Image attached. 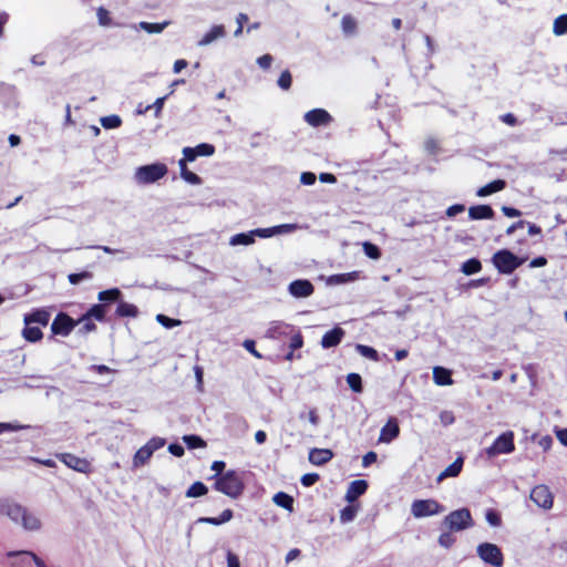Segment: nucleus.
I'll return each mask as SVG.
<instances>
[{
	"label": "nucleus",
	"mask_w": 567,
	"mask_h": 567,
	"mask_svg": "<svg viewBox=\"0 0 567 567\" xmlns=\"http://www.w3.org/2000/svg\"><path fill=\"white\" fill-rule=\"evenodd\" d=\"M291 330L292 327L284 321H271L265 333V337L274 340L280 339L284 336H287Z\"/></svg>",
	"instance_id": "obj_18"
},
{
	"label": "nucleus",
	"mask_w": 567,
	"mask_h": 567,
	"mask_svg": "<svg viewBox=\"0 0 567 567\" xmlns=\"http://www.w3.org/2000/svg\"><path fill=\"white\" fill-rule=\"evenodd\" d=\"M233 515L234 514L231 509H225L218 517H202L198 519V522L210 525H221L229 522L233 518Z\"/></svg>",
	"instance_id": "obj_28"
},
{
	"label": "nucleus",
	"mask_w": 567,
	"mask_h": 567,
	"mask_svg": "<svg viewBox=\"0 0 567 567\" xmlns=\"http://www.w3.org/2000/svg\"><path fill=\"white\" fill-rule=\"evenodd\" d=\"M252 234H254L255 238L256 237L270 238V237L275 236L274 227L256 228V229H252Z\"/></svg>",
	"instance_id": "obj_56"
},
{
	"label": "nucleus",
	"mask_w": 567,
	"mask_h": 567,
	"mask_svg": "<svg viewBox=\"0 0 567 567\" xmlns=\"http://www.w3.org/2000/svg\"><path fill=\"white\" fill-rule=\"evenodd\" d=\"M313 291L315 287L308 279H297L288 286V292L295 298H308Z\"/></svg>",
	"instance_id": "obj_13"
},
{
	"label": "nucleus",
	"mask_w": 567,
	"mask_h": 567,
	"mask_svg": "<svg viewBox=\"0 0 567 567\" xmlns=\"http://www.w3.org/2000/svg\"><path fill=\"white\" fill-rule=\"evenodd\" d=\"M299 228V225L297 224H281L274 226L275 236L277 235H284V234H291L296 231Z\"/></svg>",
	"instance_id": "obj_47"
},
{
	"label": "nucleus",
	"mask_w": 567,
	"mask_h": 567,
	"mask_svg": "<svg viewBox=\"0 0 567 567\" xmlns=\"http://www.w3.org/2000/svg\"><path fill=\"white\" fill-rule=\"evenodd\" d=\"M317 176L312 172H303L300 176V183L307 186L313 185L316 183Z\"/></svg>",
	"instance_id": "obj_60"
},
{
	"label": "nucleus",
	"mask_w": 567,
	"mask_h": 567,
	"mask_svg": "<svg viewBox=\"0 0 567 567\" xmlns=\"http://www.w3.org/2000/svg\"><path fill=\"white\" fill-rule=\"evenodd\" d=\"M344 334L346 332L342 328L334 327L322 336L320 344L323 349L337 347L342 341Z\"/></svg>",
	"instance_id": "obj_17"
},
{
	"label": "nucleus",
	"mask_w": 567,
	"mask_h": 567,
	"mask_svg": "<svg viewBox=\"0 0 567 567\" xmlns=\"http://www.w3.org/2000/svg\"><path fill=\"white\" fill-rule=\"evenodd\" d=\"M17 525L22 526L23 529L29 532H38L42 527V522L40 517L34 514L33 512H30L28 508L23 506V513L20 516L19 523H16Z\"/></svg>",
	"instance_id": "obj_14"
},
{
	"label": "nucleus",
	"mask_w": 567,
	"mask_h": 567,
	"mask_svg": "<svg viewBox=\"0 0 567 567\" xmlns=\"http://www.w3.org/2000/svg\"><path fill=\"white\" fill-rule=\"evenodd\" d=\"M332 457L333 452L329 449L315 447L309 451V462L317 466L327 464Z\"/></svg>",
	"instance_id": "obj_19"
},
{
	"label": "nucleus",
	"mask_w": 567,
	"mask_h": 567,
	"mask_svg": "<svg viewBox=\"0 0 567 567\" xmlns=\"http://www.w3.org/2000/svg\"><path fill=\"white\" fill-rule=\"evenodd\" d=\"M477 556L493 567H503L504 555L501 548L492 543H482L476 547Z\"/></svg>",
	"instance_id": "obj_5"
},
{
	"label": "nucleus",
	"mask_w": 567,
	"mask_h": 567,
	"mask_svg": "<svg viewBox=\"0 0 567 567\" xmlns=\"http://www.w3.org/2000/svg\"><path fill=\"white\" fill-rule=\"evenodd\" d=\"M454 540H455L454 537L450 533H443L439 537V544L445 548L451 547L453 545Z\"/></svg>",
	"instance_id": "obj_62"
},
{
	"label": "nucleus",
	"mask_w": 567,
	"mask_h": 567,
	"mask_svg": "<svg viewBox=\"0 0 567 567\" xmlns=\"http://www.w3.org/2000/svg\"><path fill=\"white\" fill-rule=\"evenodd\" d=\"M400 434V429L395 420H390L380 432L379 442L390 443Z\"/></svg>",
	"instance_id": "obj_20"
},
{
	"label": "nucleus",
	"mask_w": 567,
	"mask_h": 567,
	"mask_svg": "<svg viewBox=\"0 0 567 567\" xmlns=\"http://www.w3.org/2000/svg\"><path fill=\"white\" fill-rule=\"evenodd\" d=\"M197 156H212L215 153V146L208 143H202L195 146Z\"/></svg>",
	"instance_id": "obj_51"
},
{
	"label": "nucleus",
	"mask_w": 567,
	"mask_h": 567,
	"mask_svg": "<svg viewBox=\"0 0 567 567\" xmlns=\"http://www.w3.org/2000/svg\"><path fill=\"white\" fill-rule=\"evenodd\" d=\"M92 278V274L90 271H82L78 274H70L68 279L72 285H79L83 280H89Z\"/></svg>",
	"instance_id": "obj_52"
},
{
	"label": "nucleus",
	"mask_w": 567,
	"mask_h": 567,
	"mask_svg": "<svg viewBox=\"0 0 567 567\" xmlns=\"http://www.w3.org/2000/svg\"><path fill=\"white\" fill-rule=\"evenodd\" d=\"M465 210V206L463 204H454L446 209V216L452 218L457 214H461Z\"/></svg>",
	"instance_id": "obj_64"
},
{
	"label": "nucleus",
	"mask_w": 567,
	"mask_h": 567,
	"mask_svg": "<svg viewBox=\"0 0 567 567\" xmlns=\"http://www.w3.org/2000/svg\"><path fill=\"white\" fill-rule=\"evenodd\" d=\"M208 492L207 486L202 482L193 483L186 491V497H199Z\"/></svg>",
	"instance_id": "obj_37"
},
{
	"label": "nucleus",
	"mask_w": 567,
	"mask_h": 567,
	"mask_svg": "<svg viewBox=\"0 0 567 567\" xmlns=\"http://www.w3.org/2000/svg\"><path fill=\"white\" fill-rule=\"evenodd\" d=\"M355 350L359 354H361L362 357L364 358H368L372 361H379V353L378 351L372 348V347H369V346H364V344H357L355 346Z\"/></svg>",
	"instance_id": "obj_38"
},
{
	"label": "nucleus",
	"mask_w": 567,
	"mask_h": 567,
	"mask_svg": "<svg viewBox=\"0 0 567 567\" xmlns=\"http://www.w3.org/2000/svg\"><path fill=\"white\" fill-rule=\"evenodd\" d=\"M183 440L188 449H198L206 446L205 441L198 435H185Z\"/></svg>",
	"instance_id": "obj_42"
},
{
	"label": "nucleus",
	"mask_w": 567,
	"mask_h": 567,
	"mask_svg": "<svg viewBox=\"0 0 567 567\" xmlns=\"http://www.w3.org/2000/svg\"><path fill=\"white\" fill-rule=\"evenodd\" d=\"M303 120L312 127L328 126L332 122V116L323 109H313L307 112Z\"/></svg>",
	"instance_id": "obj_12"
},
{
	"label": "nucleus",
	"mask_w": 567,
	"mask_h": 567,
	"mask_svg": "<svg viewBox=\"0 0 567 567\" xmlns=\"http://www.w3.org/2000/svg\"><path fill=\"white\" fill-rule=\"evenodd\" d=\"M212 478H215V489L231 498H237L244 492L243 478L236 471H228L223 475H215Z\"/></svg>",
	"instance_id": "obj_1"
},
{
	"label": "nucleus",
	"mask_w": 567,
	"mask_h": 567,
	"mask_svg": "<svg viewBox=\"0 0 567 567\" xmlns=\"http://www.w3.org/2000/svg\"><path fill=\"white\" fill-rule=\"evenodd\" d=\"M494 214L493 208L488 205L472 206L468 209V217L473 220L492 219Z\"/></svg>",
	"instance_id": "obj_22"
},
{
	"label": "nucleus",
	"mask_w": 567,
	"mask_h": 567,
	"mask_svg": "<svg viewBox=\"0 0 567 567\" xmlns=\"http://www.w3.org/2000/svg\"><path fill=\"white\" fill-rule=\"evenodd\" d=\"M274 58L271 54H264L257 59V64L264 69L268 70L272 64Z\"/></svg>",
	"instance_id": "obj_58"
},
{
	"label": "nucleus",
	"mask_w": 567,
	"mask_h": 567,
	"mask_svg": "<svg viewBox=\"0 0 567 567\" xmlns=\"http://www.w3.org/2000/svg\"><path fill=\"white\" fill-rule=\"evenodd\" d=\"M443 511L444 507L435 499H416L411 506V513L416 518L436 515Z\"/></svg>",
	"instance_id": "obj_8"
},
{
	"label": "nucleus",
	"mask_w": 567,
	"mask_h": 567,
	"mask_svg": "<svg viewBox=\"0 0 567 567\" xmlns=\"http://www.w3.org/2000/svg\"><path fill=\"white\" fill-rule=\"evenodd\" d=\"M485 519L493 527H498L502 524L501 515L494 509L486 511Z\"/></svg>",
	"instance_id": "obj_49"
},
{
	"label": "nucleus",
	"mask_w": 567,
	"mask_h": 567,
	"mask_svg": "<svg viewBox=\"0 0 567 567\" xmlns=\"http://www.w3.org/2000/svg\"><path fill=\"white\" fill-rule=\"evenodd\" d=\"M359 272L352 271L347 274L332 275L328 278L329 285H341L358 279Z\"/></svg>",
	"instance_id": "obj_33"
},
{
	"label": "nucleus",
	"mask_w": 567,
	"mask_h": 567,
	"mask_svg": "<svg viewBox=\"0 0 567 567\" xmlns=\"http://www.w3.org/2000/svg\"><path fill=\"white\" fill-rule=\"evenodd\" d=\"M347 383L355 393L362 392V379L358 373H349L347 375Z\"/></svg>",
	"instance_id": "obj_41"
},
{
	"label": "nucleus",
	"mask_w": 567,
	"mask_h": 567,
	"mask_svg": "<svg viewBox=\"0 0 567 567\" xmlns=\"http://www.w3.org/2000/svg\"><path fill=\"white\" fill-rule=\"evenodd\" d=\"M363 251L371 259H379L381 256L379 247L369 241L363 243Z\"/></svg>",
	"instance_id": "obj_45"
},
{
	"label": "nucleus",
	"mask_w": 567,
	"mask_h": 567,
	"mask_svg": "<svg viewBox=\"0 0 567 567\" xmlns=\"http://www.w3.org/2000/svg\"><path fill=\"white\" fill-rule=\"evenodd\" d=\"M226 34L225 28L221 24L214 25L205 35L198 41L199 47H206L214 41L224 38Z\"/></svg>",
	"instance_id": "obj_23"
},
{
	"label": "nucleus",
	"mask_w": 567,
	"mask_h": 567,
	"mask_svg": "<svg viewBox=\"0 0 567 567\" xmlns=\"http://www.w3.org/2000/svg\"><path fill=\"white\" fill-rule=\"evenodd\" d=\"M463 467V458L457 457L452 464H450L437 477L439 482L447 477H456Z\"/></svg>",
	"instance_id": "obj_26"
},
{
	"label": "nucleus",
	"mask_w": 567,
	"mask_h": 567,
	"mask_svg": "<svg viewBox=\"0 0 567 567\" xmlns=\"http://www.w3.org/2000/svg\"><path fill=\"white\" fill-rule=\"evenodd\" d=\"M90 319L95 318L96 320L102 321L105 317V306L104 305H94L89 311L85 313Z\"/></svg>",
	"instance_id": "obj_43"
},
{
	"label": "nucleus",
	"mask_w": 567,
	"mask_h": 567,
	"mask_svg": "<svg viewBox=\"0 0 567 567\" xmlns=\"http://www.w3.org/2000/svg\"><path fill=\"white\" fill-rule=\"evenodd\" d=\"M248 21V16L246 13H239L236 18V22L238 28L235 30L234 35L239 37L243 33L244 23Z\"/></svg>",
	"instance_id": "obj_63"
},
{
	"label": "nucleus",
	"mask_w": 567,
	"mask_h": 567,
	"mask_svg": "<svg viewBox=\"0 0 567 567\" xmlns=\"http://www.w3.org/2000/svg\"><path fill=\"white\" fill-rule=\"evenodd\" d=\"M319 481V475L316 473H308L301 477V484L306 487L315 485Z\"/></svg>",
	"instance_id": "obj_57"
},
{
	"label": "nucleus",
	"mask_w": 567,
	"mask_h": 567,
	"mask_svg": "<svg viewBox=\"0 0 567 567\" xmlns=\"http://www.w3.org/2000/svg\"><path fill=\"white\" fill-rule=\"evenodd\" d=\"M433 380L437 385H451L453 384V379L451 377V371L443 367H435L433 369Z\"/></svg>",
	"instance_id": "obj_25"
},
{
	"label": "nucleus",
	"mask_w": 567,
	"mask_h": 567,
	"mask_svg": "<svg viewBox=\"0 0 567 567\" xmlns=\"http://www.w3.org/2000/svg\"><path fill=\"white\" fill-rule=\"evenodd\" d=\"M341 25L344 33L351 34L357 28V22L351 16H344L342 18Z\"/></svg>",
	"instance_id": "obj_48"
},
{
	"label": "nucleus",
	"mask_w": 567,
	"mask_h": 567,
	"mask_svg": "<svg viewBox=\"0 0 567 567\" xmlns=\"http://www.w3.org/2000/svg\"><path fill=\"white\" fill-rule=\"evenodd\" d=\"M101 125L106 130L117 128L122 124V120L118 115H109L101 117Z\"/></svg>",
	"instance_id": "obj_40"
},
{
	"label": "nucleus",
	"mask_w": 567,
	"mask_h": 567,
	"mask_svg": "<svg viewBox=\"0 0 567 567\" xmlns=\"http://www.w3.org/2000/svg\"><path fill=\"white\" fill-rule=\"evenodd\" d=\"M482 269V264L477 258H471L462 265V272L470 276L478 272Z\"/></svg>",
	"instance_id": "obj_34"
},
{
	"label": "nucleus",
	"mask_w": 567,
	"mask_h": 567,
	"mask_svg": "<svg viewBox=\"0 0 567 567\" xmlns=\"http://www.w3.org/2000/svg\"><path fill=\"white\" fill-rule=\"evenodd\" d=\"M168 24L169 21H164L163 23H151L142 21L140 22L138 27L147 33H161Z\"/></svg>",
	"instance_id": "obj_36"
},
{
	"label": "nucleus",
	"mask_w": 567,
	"mask_h": 567,
	"mask_svg": "<svg viewBox=\"0 0 567 567\" xmlns=\"http://www.w3.org/2000/svg\"><path fill=\"white\" fill-rule=\"evenodd\" d=\"M51 318V312L47 308H38L32 310L29 313H25L23 317L24 324H33L38 323L43 327L48 326Z\"/></svg>",
	"instance_id": "obj_16"
},
{
	"label": "nucleus",
	"mask_w": 567,
	"mask_h": 567,
	"mask_svg": "<svg viewBox=\"0 0 567 567\" xmlns=\"http://www.w3.org/2000/svg\"><path fill=\"white\" fill-rule=\"evenodd\" d=\"M357 515V509L355 507L353 506H346L343 509H341L340 512V520L342 523H349V522H352L354 519Z\"/></svg>",
	"instance_id": "obj_50"
},
{
	"label": "nucleus",
	"mask_w": 567,
	"mask_h": 567,
	"mask_svg": "<svg viewBox=\"0 0 567 567\" xmlns=\"http://www.w3.org/2000/svg\"><path fill=\"white\" fill-rule=\"evenodd\" d=\"M506 187V182L503 179L493 181L485 186L477 189L476 195L478 197H485L496 192L503 190Z\"/></svg>",
	"instance_id": "obj_24"
},
{
	"label": "nucleus",
	"mask_w": 567,
	"mask_h": 567,
	"mask_svg": "<svg viewBox=\"0 0 567 567\" xmlns=\"http://www.w3.org/2000/svg\"><path fill=\"white\" fill-rule=\"evenodd\" d=\"M166 444L163 437H152L145 445L140 447L133 456V467L138 468L145 465L152 457L153 453L162 449Z\"/></svg>",
	"instance_id": "obj_4"
},
{
	"label": "nucleus",
	"mask_w": 567,
	"mask_h": 567,
	"mask_svg": "<svg viewBox=\"0 0 567 567\" xmlns=\"http://www.w3.org/2000/svg\"><path fill=\"white\" fill-rule=\"evenodd\" d=\"M78 322L65 312H59L51 323V331L55 336L68 337Z\"/></svg>",
	"instance_id": "obj_9"
},
{
	"label": "nucleus",
	"mask_w": 567,
	"mask_h": 567,
	"mask_svg": "<svg viewBox=\"0 0 567 567\" xmlns=\"http://www.w3.org/2000/svg\"><path fill=\"white\" fill-rule=\"evenodd\" d=\"M515 443H514V433L512 431H507L502 433L494 443L486 449V455L492 458L499 454H509L514 452Z\"/></svg>",
	"instance_id": "obj_7"
},
{
	"label": "nucleus",
	"mask_w": 567,
	"mask_h": 567,
	"mask_svg": "<svg viewBox=\"0 0 567 567\" xmlns=\"http://www.w3.org/2000/svg\"><path fill=\"white\" fill-rule=\"evenodd\" d=\"M255 243L252 230L248 233H239L230 237L229 244L231 246L244 245L248 246Z\"/></svg>",
	"instance_id": "obj_30"
},
{
	"label": "nucleus",
	"mask_w": 567,
	"mask_h": 567,
	"mask_svg": "<svg viewBox=\"0 0 567 567\" xmlns=\"http://www.w3.org/2000/svg\"><path fill=\"white\" fill-rule=\"evenodd\" d=\"M444 524L450 530H464L473 525L471 512L467 508L453 511L444 518Z\"/></svg>",
	"instance_id": "obj_6"
},
{
	"label": "nucleus",
	"mask_w": 567,
	"mask_h": 567,
	"mask_svg": "<svg viewBox=\"0 0 567 567\" xmlns=\"http://www.w3.org/2000/svg\"><path fill=\"white\" fill-rule=\"evenodd\" d=\"M530 499L544 509H550L554 503V495L546 485H537L530 492Z\"/></svg>",
	"instance_id": "obj_10"
},
{
	"label": "nucleus",
	"mask_w": 567,
	"mask_h": 567,
	"mask_svg": "<svg viewBox=\"0 0 567 567\" xmlns=\"http://www.w3.org/2000/svg\"><path fill=\"white\" fill-rule=\"evenodd\" d=\"M307 419L313 427H317L320 424V416L316 408L309 410L307 413Z\"/></svg>",
	"instance_id": "obj_61"
},
{
	"label": "nucleus",
	"mask_w": 567,
	"mask_h": 567,
	"mask_svg": "<svg viewBox=\"0 0 567 567\" xmlns=\"http://www.w3.org/2000/svg\"><path fill=\"white\" fill-rule=\"evenodd\" d=\"M99 23L103 27H107L111 24V18L110 12L104 9L103 7H100L96 11Z\"/></svg>",
	"instance_id": "obj_54"
},
{
	"label": "nucleus",
	"mask_w": 567,
	"mask_h": 567,
	"mask_svg": "<svg viewBox=\"0 0 567 567\" xmlns=\"http://www.w3.org/2000/svg\"><path fill=\"white\" fill-rule=\"evenodd\" d=\"M121 291L117 288H112L107 290L100 291L97 298L102 302H113L117 301L121 297Z\"/></svg>",
	"instance_id": "obj_35"
},
{
	"label": "nucleus",
	"mask_w": 567,
	"mask_h": 567,
	"mask_svg": "<svg viewBox=\"0 0 567 567\" xmlns=\"http://www.w3.org/2000/svg\"><path fill=\"white\" fill-rule=\"evenodd\" d=\"M368 488V483L364 480H357L350 483L346 499L348 502H354L358 497L363 495Z\"/></svg>",
	"instance_id": "obj_21"
},
{
	"label": "nucleus",
	"mask_w": 567,
	"mask_h": 567,
	"mask_svg": "<svg viewBox=\"0 0 567 567\" xmlns=\"http://www.w3.org/2000/svg\"><path fill=\"white\" fill-rule=\"evenodd\" d=\"M24 329L22 330V337L28 342H38L43 338V333L39 327H33L32 324H24Z\"/></svg>",
	"instance_id": "obj_29"
},
{
	"label": "nucleus",
	"mask_w": 567,
	"mask_h": 567,
	"mask_svg": "<svg viewBox=\"0 0 567 567\" xmlns=\"http://www.w3.org/2000/svg\"><path fill=\"white\" fill-rule=\"evenodd\" d=\"M277 83L281 90H285V91L289 90L291 86V83H292L291 73L288 70L281 72Z\"/></svg>",
	"instance_id": "obj_46"
},
{
	"label": "nucleus",
	"mask_w": 567,
	"mask_h": 567,
	"mask_svg": "<svg viewBox=\"0 0 567 567\" xmlns=\"http://www.w3.org/2000/svg\"><path fill=\"white\" fill-rule=\"evenodd\" d=\"M303 346V338H302V334L297 331L290 339V342H289V349L295 351V350H298L300 349L301 347Z\"/></svg>",
	"instance_id": "obj_55"
},
{
	"label": "nucleus",
	"mask_w": 567,
	"mask_h": 567,
	"mask_svg": "<svg viewBox=\"0 0 567 567\" xmlns=\"http://www.w3.org/2000/svg\"><path fill=\"white\" fill-rule=\"evenodd\" d=\"M492 261L494 266L501 274L509 275L515 269H517L523 262V259H519L513 252L507 249L498 250L494 254Z\"/></svg>",
	"instance_id": "obj_3"
},
{
	"label": "nucleus",
	"mask_w": 567,
	"mask_h": 567,
	"mask_svg": "<svg viewBox=\"0 0 567 567\" xmlns=\"http://www.w3.org/2000/svg\"><path fill=\"white\" fill-rule=\"evenodd\" d=\"M157 322H159L163 327L171 329L181 324V320L168 318L165 315L156 316Z\"/></svg>",
	"instance_id": "obj_53"
},
{
	"label": "nucleus",
	"mask_w": 567,
	"mask_h": 567,
	"mask_svg": "<svg viewBox=\"0 0 567 567\" xmlns=\"http://www.w3.org/2000/svg\"><path fill=\"white\" fill-rule=\"evenodd\" d=\"M116 315L118 317H131V318H135L137 317L138 315V309L136 306L132 305V303H128V302H124V301H121L118 302L117 305V308H116Z\"/></svg>",
	"instance_id": "obj_32"
},
{
	"label": "nucleus",
	"mask_w": 567,
	"mask_h": 567,
	"mask_svg": "<svg viewBox=\"0 0 567 567\" xmlns=\"http://www.w3.org/2000/svg\"><path fill=\"white\" fill-rule=\"evenodd\" d=\"M178 166H179V169H181V176L182 178L192 184V185H199L202 184V178L195 174L194 172H190L188 171L186 164H185V159H179L178 161Z\"/></svg>",
	"instance_id": "obj_27"
},
{
	"label": "nucleus",
	"mask_w": 567,
	"mask_h": 567,
	"mask_svg": "<svg viewBox=\"0 0 567 567\" xmlns=\"http://www.w3.org/2000/svg\"><path fill=\"white\" fill-rule=\"evenodd\" d=\"M29 425H21L14 423H0V434L9 431H19L23 429H28Z\"/></svg>",
	"instance_id": "obj_59"
},
{
	"label": "nucleus",
	"mask_w": 567,
	"mask_h": 567,
	"mask_svg": "<svg viewBox=\"0 0 567 567\" xmlns=\"http://www.w3.org/2000/svg\"><path fill=\"white\" fill-rule=\"evenodd\" d=\"M58 457L68 467L72 468L74 471L81 472V473L87 472V470L90 467V463L85 458H81L71 453H62V454L58 455Z\"/></svg>",
	"instance_id": "obj_15"
},
{
	"label": "nucleus",
	"mask_w": 567,
	"mask_h": 567,
	"mask_svg": "<svg viewBox=\"0 0 567 567\" xmlns=\"http://www.w3.org/2000/svg\"><path fill=\"white\" fill-rule=\"evenodd\" d=\"M553 32L556 35H563L567 33V14H561L555 19Z\"/></svg>",
	"instance_id": "obj_39"
},
{
	"label": "nucleus",
	"mask_w": 567,
	"mask_h": 567,
	"mask_svg": "<svg viewBox=\"0 0 567 567\" xmlns=\"http://www.w3.org/2000/svg\"><path fill=\"white\" fill-rule=\"evenodd\" d=\"M272 501L279 507L290 512L293 509V498L285 492H278L275 494Z\"/></svg>",
	"instance_id": "obj_31"
},
{
	"label": "nucleus",
	"mask_w": 567,
	"mask_h": 567,
	"mask_svg": "<svg viewBox=\"0 0 567 567\" xmlns=\"http://www.w3.org/2000/svg\"><path fill=\"white\" fill-rule=\"evenodd\" d=\"M76 322L82 324L80 328L82 333H89L96 329L95 323L86 315H83Z\"/></svg>",
	"instance_id": "obj_44"
},
{
	"label": "nucleus",
	"mask_w": 567,
	"mask_h": 567,
	"mask_svg": "<svg viewBox=\"0 0 567 567\" xmlns=\"http://www.w3.org/2000/svg\"><path fill=\"white\" fill-rule=\"evenodd\" d=\"M23 506L16 501L0 497V515L8 517L12 523H19Z\"/></svg>",
	"instance_id": "obj_11"
},
{
	"label": "nucleus",
	"mask_w": 567,
	"mask_h": 567,
	"mask_svg": "<svg viewBox=\"0 0 567 567\" xmlns=\"http://www.w3.org/2000/svg\"><path fill=\"white\" fill-rule=\"evenodd\" d=\"M167 174V166L163 163H154L136 168L134 177L138 184H153Z\"/></svg>",
	"instance_id": "obj_2"
}]
</instances>
